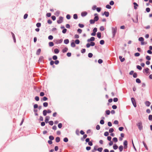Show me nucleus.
Returning a JSON list of instances; mask_svg holds the SVG:
<instances>
[{
    "instance_id": "obj_1",
    "label": "nucleus",
    "mask_w": 152,
    "mask_h": 152,
    "mask_svg": "<svg viewBox=\"0 0 152 152\" xmlns=\"http://www.w3.org/2000/svg\"><path fill=\"white\" fill-rule=\"evenodd\" d=\"M117 31V28L116 27L112 28V37L114 38Z\"/></svg>"
},
{
    "instance_id": "obj_2",
    "label": "nucleus",
    "mask_w": 152,
    "mask_h": 152,
    "mask_svg": "<svg viewBox=\"0 0 152 152\" xmlns=\"http://www.w3.org/2000/svg\"><path fill=\"white\" fill-rule=\"evenodd\" d=\"M63 39H54L53 42L56 44H60L61 43L63 42Z\"/></svg>"
},
{
    "instance_id": "obj_3",
    "label": "nucleus",
    "mask_w": 152,
    "mask_h": 152,
    "mask_svg": "<svg viewBox=\"0 0 152 152\" xmlns=\"http://www.w3.org/2000/svg\"><path fill=\"white\" fill-rule=\"evenodd\" d=\"M137 126L138 127V128L140 130H141L142 129V126L141 122H140L138 123L137 124Z\"/></svg>"
},
{
    "instance_id": "obj_4",
    "label": "nucleus",
    "mask_w": 152,
    "mask_h": 152,
    "mask_svg": "<svg viewBox=\"0 0 152 152\" xmlns=\"http://www.w3.org/2000/svg\"><path fill=\"white\" fill-rule=\"evenodd\" d=\"M63 17L61 16L59 17V19L57 20V23L58 24L61 23L63 21Z\"/></svg>"
},
{
    "instance_id": "obj_5",
    "label": "nucleus",
    "mask_w": 152,
    "mask_h": 152,
    "mask_svg": "<svg viewBox=\"0 0 152 152\" xmlns=\"http://www.w3.org/2000/svg\"><path fill=\"white\" fill-rule=\"evenodd\" d=\"M149 69L148 68H146L143 70V72L144 73H146V74H148L149 73Z\"/></svg>"
},
{
    "instance_id": "obj_6",
    "label": "nucleus",
    "mask_w": 152,
    "mask_h": 152,
    "mask_svg": "<svg viewBox=\"0 0 152 152\" xmlns=\"http://www.w3.org/2000/svg\"><path fill=\"white\" fill-rule=\"evenodd\" d=\"M95 40V38L94 37H91L90 39H88L87 41L88 42L90 41H93Z\"/></svg>"
},
{
    "instance_id": "obj_7",
    "label": "nucleus",
    "mask_w": 152,
    "mask_h": 152,
    "mask_svg": "<svg viewBox=\"0 0 152 152\" xmlns=\"http://www.w3.org/2000/svg\"><path fill=\"white\" fill-rule=\"evenodd\" d=\"M87 14V12H82L81 13V15L82 17H84L86 16Z\"/></svg>"
},
{
    "instance_id": "obj_8",
    "label": "nucleus",
    "mask_w": 152,
    "mask_h": 152,
    "mask_svg": "<svg viewBox=\"0 0 152 152\" xmlns=\"http://www.w3.org/2000/svg\"><path fill=\"white\" fill-rule=\"evenodd\" d=\"M145 104L146 106L149 107L151 103L150 102L148 101H146L145 102Z\"/></svg>"
},
{
    "instance_id": "obj_9",
    "label": "nucleus",
    "mask_w": 152,
    "mask_h": 152,
    "mask_svg": "<svg viewBox=\"0 0 152 152\" xmlns=\"http://www.w3.org/2000/svg\"><path fill=\"white\" fill-rule=\"evenodd\" d=\"M136 19L135 20H134L133 18H132V19L134 22L137 23L138 22V16L137 15L136 16Z\"/></svg>"
},
{
    "instance_id": "obj_10",
    "label": "nucleus",
    "mask_w": 152,
    "mask_h": 152,
    "mask_svg": "<svg viewBox=\"0 0 152 152\" xmlns=\"http://www.w3.org/2000/svg\"><path fill=\"white\" fill-rule=\"evenodd\" d=\"M105 15L106 17H108L109 16V12H106V11H105L104 12V13L103 14V15Z\"/></svg>"
},
{
    "instance_id": "obj_11",
    "label": "nucleus",
    "mask_w": 152,
    "mask_h": 152,
    "mask_svg": "<svg viewBox=\"0 0 152 152\" xmlns=\"http://www.w3.org/2000/svg\"><path fill=\"white\" fill-rule=\"evenodd\" d=\"M119 58L120 59V61L121 62H123L125 60V58H122V56H119Z\"/></svg>"
},
{
    "instance_id": "obj_12",
    "label": "nucleus",
    "mask_w": 152,
    "mask_h": 152,
    "mask_svg": "<svg viewBox=\"0 0 152 152\" xmlns=\"http://www.w3.org/2000/svg\"><path fill=\"white\" fill-rule=\"evenodd\" d=\"M49 119V116H47L46 117L45 119V122L46 123H48V121Z\"/></svg>"
},
{
    "instance_id": "obj_13",
    "label": "nucleus",
    "mask_w": 152,
    "mask_h": 152,
    "mask_svg": "<svg viewBox=\"0 0 152 152\" xmlns=\"http://www.w3.org/2000/svg\"><path fill=\"white\" fill-rule=\"evenodd\" d=\"M11 34L12 35V37H13V38L14 42H16V39H15V35H14V34L13 32H11Z\"/></svg>"
},
{
    "instance_id": "obj_14",
    "label": "nucleus",
    "mask_w": 152,
    "mask_h": 152,
    "mask_svg": "<svg viewBox=\"0 0 152 152\" xmlns=\"http://www.w3.org/2000/svg\"><path fill=\"white\" fill-rule=\"evenodd\" d=\"M97 37L99 38L100 39L101 38V33L99 32H97Z\"/></svg>"
},
{
    "instance_id": "obj_15",
    "label": "nucleus",
    "mask_w": 152,
    "mask_h": 152,
    "mask_svg": "<svg viewBox=\"0 0 152 152\" xmlns=\"http://www.w3.org/2000/svg\"><path fill=\"white\" fill-rule=\"evenodd\" d=\"M41 50L39 48V49H38L37 51L36 54L38 55H39L40 54V53L41 52Z\"/></svg>"
},
{
    "instance_id": "obj_16",
    "label": "nucleus",
    "mask_w": 152,
    "mask_h": 152,
    "mask_svg": "<svg viewBox=\"0 0 152 152\" xmlns=\"http://www.w3.org/2000/svg\"><path fill=\"white\" fill-rule=\"evenodd\" d=\"M69 41L68 39H66L64 40V43L66 44H67L69 43Z\"/></svg>"
},
{
    "instance_id": "obj_17",
    "label": "nucleus",
    "mask_w": 152,
    "mask_h": 152,
    "mask_svg": "<svg viewBox=\"0 0 152 152\" xmlns=\"http://www.w3.org/2000/svg\"><path fill=\"white\" fill-rule=\"evenodd\" d=\"M99 19V18L98 16H95L94 20L96 22Z\"/></svg>"
},
{
    "instance_id": "obj_18",
    "label": "nucleus",
    "mask_w": 152,
    "mask_h": 152,
    "mask_svg": "<svg viewBox=\"0 0 152 152\" xmlns=\"http://www.w3.org/2000/svg\"><path fill=\"white\" fill-rule=\"evenodd\" d=\"M54 52L55 53L58 54L59 52V50L58 49L56 48L54 50Z\"/></svg>"
},
{
    "instance_id": "obj_19",
    "label": "nucleus",
    "mask_w": 152,
    "mask_h": 152,
    "mask_svg": "<svg viewBox=\"0 0 152 152\" xmlns=\"http://www.w3.org/2000/svg\"><path fill=\"white\" fill-rule=\"evenodd\" d=\"M60 138L59 137H57L56 139V142H60Z\"/></svg>"
},
{
    "instance_id": "obj_20",
    "label": "nucleus",
    "mask_w": 152,
    "mask_h": 152,
    "mask_svg": "<svg viewBox=\"0 0 152 152\" xmlns=\"http://www.w3.org/2000/svg\"><path fill=\"white\" fill-rule=\"evenodd\" d=\"M123 149V147L122 145H120L119 147V150L120 151H122Z\"/></svg>"
},
{
    "instance_id": "obj_21",
    "label": "nucleus",
    "mask_w": 152,
    "mask_h": 152,
    "mask_svg": "<svg viewBox=\"0 0 152 152\" xmlns=\"http://www.w3.org/2000/svg\"><path fill=\"white\" fill-rule=\"evenodd\" d=\"M68 49L67 48H65L62 50V52L64 53H65L68 51Z\"/></svg>"
},
{
    "instance_id": "obj_22",
    "label": "nucleus",
    "mask_w": 152,
    "mask_h": 152,
    "mask_svg": "<svg viewBox=\"0 0 152 152\" xmlns=\"http://www.w3.org/2000/svg\"><path fill=\"white\" fill-rule=\"evenodd\" d=\"M133 4L134 5V8L135 9H137V7H136V6H138V4L136 2H134Z\"/></svg>"
},
{
    "instance_id": "obj_23",
    "label": "nucleus",
    "mask_w": 152,
    "mask_h": 152,
    "mask_svg": "<svg viewBox=\"0 0 152 152\" xmlns=\"http://www.w3.org/2000/svg\"><path fill=\"white\" fill-rule=\"evenodd\" d=\"M71 45L72 47H75V44L73 41L71 42Z\"/></svg>"
},
{
    "instance_id": "obj_24",
    "label": "nucleus",
    "mask_w": 152,
    "mask_h": 152,
    "mask_svg": "<svg viewBox=\"0 0 152 152\" xmlns=\"http://www.w3.org/2000/svg\"><path fill=\"white\" fill-rule=\"evenodd\" d=\"M131 101H132V104L135 103V102H135V99H134L133 98V97H132L131 98Z\"/></svg>"
},
{
    "instance_id": "obj_25",
    "label": "nucleus",
    "mask_w": 152,
    "mask_h": 152,
    "mask_svg": "<svg viewBox=\"0 0 152 152\" xmlns=\"http://www.w3.org/2000/svg\"><path fill=\"white\" fill-rule=\"evenodd\" d=\"M49 45L50 47H52L54 45V44L53 42H50L49 43Z\"/></svg>"
},
{
    "instance_id": "obj_26",
    "label": "nucleus",
    "mask_w": 152,
    "mask_h": 152,
    "mask_svg": "<svg viewBox=\"0 0 152 152\" xmlns=\"http://www.w3.org/2000/svg\"><path fill=\"white\" fill-rule=\"evenodd\" d=\"M95 22L94 20L91 19L90 20V23L91 24H94Z\"/></svg>"
},
{
    "instance_id": "obj_27",
    "label": "nucleus",
    "mask_w": 152,
    "mask_h": 152,
    "mask_svg": "<svg viewBox=\"0 0 152 152\" xmlns=\"http://www.w3.org/2000/svg\"><path fill=\"white\" fill-rule=\"evenodd\" d=\"M47 111L46 110H44L43 111V114L44 116H45L47 115Z\"/></svg>"
},
{
    "instance_id": "obj_28",
    "label": "nucleus",
    "mask_w": 152,
    "mask_h": 152,
    "mask_svg": "<svg viewBox=\"0 0 152 152\" xmlns=\"http://www.w3.org/2000/svg\"><path fill=\"white\" fill-rule=\"evenodd\" d=\"M80 40L78 39H76L75 41V43L77 44H79L80 43Z\"/></svg>"
},
{
    "instance_id": "obj_29",
    "label": "nucleus",
    "mask_w": 152,
    "mask_h": 152,
    "mask_svg": "<svg viewBox=\"0 0 152 152\" xmlns=\"http://www.w3.org/2000/svg\"><path fill=\"white\" fill-rule=\"evenodd\" d=\"M77 15L76 14H74L73 15V18L75 19H77Z\"/></svg>"
},
{
    "instance_id": "obj_30",
    "label": "nucleus",
    "mask_w": 152,
    "mask_h": 152,
    "mask_svg": "<svg viewBox=\"0 0 152 152\" xmlns=\"http://www.w3.org/2000/svg\"><path fill=\"white\" fill-rule=\"evenodd\" d=\"M102 150L103 148L102 147L99 148L97 149V150L100 152H101L102 151Z\"/></svg>"
},
{
    "instance_id": "obj_31",
    "label": "nucleus",
    "mask_w": 152,
    "mask_h": 152,
    "mask_svg": "<svg viewBox=\"0 0 152 152\" xmlns=\"http://www.w3.org/2000/svg\"><path fill=\"white\" fill-rule=\"evenodd\" d=\"M48 103L46 102H44L43 104V105L44 107H47L48 106Z\"/></svg>"
},
{
    "instance_id": "obj_32",
    "label": "nucleus",
    "mask_w": 152,
    "mask_h": 152,
    "mask_svg": "<svg viewBox=\"0 0 152 152\" xmlns=\"http://www.w3.org/2000/svg\"><path fill=\"white\" fill-rule=\"evenodd\" d=\"M118 148V146L116 145V144L114 145L113 146V148L114 150H116Z\"/></svg>"
},
{
    "instance_id": "obj_33",
    "label": "nucleus",
    "mask_w": 152,
    "mask_h": 152,
    "mask_svg": "<svg viewBox=\"0 0 152 152\" xmlns=\"http://www.w3.org/2000/svg\"><path fill=\"white\" fill-rule=\"evenodd\" d=\"M49 139L50 140H54V137L53 136L50 135L49 137Z\"/></svg>"
},
{
    "instance_id": "obj_34",
    "label": "nucleus",
    "mask_w": 152,
    "mask_h": 152,
    "mask_svg": "<svg viewBox=\"0 0 152 152\" xmlns=\"http://www.w3.org/2000/svg\"><path fill=\"white\" fill-rule=\"evenodd\" d=\"M100 30L101 31H103L104 30V28L103 26H101L100 28Z\"/></svg>"
},
{
    "instance_id": "obj_35",
    "label": "nucleus",
    "mask_w": 152,
    "mask_h": 152,
    "mask_svg": "<svg viewBox=\"0 0 152 152\" xmlns=\"http://www.w3.org/2000/svg\"><path fill=\"white\" fill-rule=\"evenodd\" d=\"M63 140L64 142H66L68 141V139L67 138L65 137V138H64V139H63Z\"/></svg>"
},
{
    "instance_id": "obj_36",
    "label": "nucleus",
    "mask_w": 152,
    "mask_h": 152,
    "mask_svg": "<svg viewBox=\"0 0 152 152\" xmlns=\"http://www.w3.org/2000/svg\"><path fill=\"white\" fill-rule=\"evenodd\" d=\"M138 40L140 41L143 42V41H144V39L142 37H140L139 38Z\"/></svg>"
},
{
    "instance_id": "obj_37",
    "label": "nucleus",
    "mask_w": 152,
    "mask_h": 152,
    "mask_svg": "<svg viewBox=\"0 0 152 152\" xmlns=\"http://www.w3.org/2000/svg\"><path fill=\"white\" fill-rule=\"evenodd\" d=\"M104 41L103 40H101L100 41V44L101 45H102L104 44Z\"/></svg>"
},
{
    "instance_id": "obj_38",
    "label": "nucleus",
    "mask_w": 152,
    "mask_h": 152,
    "mask_svg": "<svg viewBox=\"0 0 152 152\" xmlns=\"http://www.w3.org/2000/svg\"><path fill=\"white\" fill-rule=\"evenodd\" d=\"M114 131V129L113 128H110L109 131V132L110 133H112Z\"/></svg>"
},
{
    "instance_id": "obj_39",
    "label": "nucleus",
    "mask_w": 152,
    "mask_h": 152,
    "mask_svg": "<svg viewBox=\"0 0 152 152\" xmlns=\"http://www.w3.org/2000/svg\"><path fill=\"white\" fill-rule=\"evenodd\" d=\"M137 68L140 70H141L142 69V67L139 65H137Z\"/></svg>"
},
{
    "instance_id": "obj_40",
    "label": "nucleus",
    "mask_w": 152,
    "mask_h": 152,
    "mask_svg": "<svg viewBox=\"0 0 152 152\" xmlns=\"http://www.w3.org/2000/svg\"><path fill=\"white\" fill-rule=\"evenodd\" d=\"M88 57L91 58L92 57L93 55L92 53H89L88 54Z\"/></svg>"
},
{
    "instance_id": "obj_41",
    "label": "nucleus",
    "mask_w": 152,
    "mask_h": 152,
    "mask_svg": "<svg viewBox=\"0 0 152 152\" xmlns=\"http://www.w3.org/2000/svg\"><path fill=\"white\" fill-rule=\"evenodd\" d=\"M148 119L150 121L152 120V115H149Z\"/></svg>"
},
{
    "instance_id": "obj_42",
    "label": "nucleus",
    "mask_w": 152,
    "mask_h": 152,
    "mask_svg": "<svg viewBox=\"0 0 152 152\" xmlns=\"http://www.w3.org/2000/svg\"><path fill=\"white\" fill-rule=\"evenodd\" d=\"M78 26L79 27L81 28H83L84 26V25L80 23H79L78 24Z\"/></svg>"
},
{
    "instance_id": "obj_43",
    "label": "nucleus",
    "mask_w": 152,
    "mask_h": 152,
    "mask_svg": "<svg viewBox=\"0 0 152 152\" xmlns=\"http://www.w3.org/2000/svg\"><path fill=\"white\" fill-rule=\"evenodd\" d=\"M106 7L108 9H110L111 8V6L109 4L107 5H106Z\"/></svg>"
},
{
    "instance_id": "obj_44",
    "label": "nucleus",
    "mask_w": 152,
    "mask_h": 152,
    "mask_svg": "<svg viewBox=\"0 0 152 152\" xmlns=\"http://www.w3.org/2000/svg\"><path fill=\"white\" fill-rule=\"evenodd\" d=\"M53 37L52 35H50L48 37V39L49 40H52L53 39Z\"/></svg>"
},
{
    "instance_id": "obj_45",
    "label": "nucleus",
    "mask_w": 152,
    "mask_h": 152,
    "mask_svg": "<svg viewBox=\"0 0 152 152\" xmlns=\"http://www.w3.org/2000/svg\"><path fill=\"white\" fill-rule=\"evenodd\" d=\"M136 82L138 83H141V81L140 80L139 78H137L136 79Z\"/></svg>"
},
{
    "instance_id": "obj_46",
    "label": "nucleus",
    "mask_w": 152,
    "mask_h": 152,
    "mask_svg": "<svg viewBox=\"0 0 152 152\" xmlns=\"http://www.w3.org/2000/svg\"><path fill=\"white\" fill-rule=\"evenodd\" d=\"M41 25V24L40 23H38L36 24V26L37 27H38V28L39 27H40Z\"/></svg>"
},
{
    "instance_id": "obj_47",
    "label": "nucleus",
    "mask_w": 152,
    "mask_h": 152,
    "mask_svg": "<svg viewBox=\"0 0 152 152\" xmlns=\"http://www.w3.org/2000/svg\"><path fill=\"white\" fill-rule=\"evenodd\" d=\"M100 127L99 125H97L96 126V129L97 130H99L100 129Z\"/></svg>"
},
{
    "instance_id": "obj_48",
    "label": "nucleus",
    "mask_w": 152,
    "mask_h": 152,
    "mask_svg": "<svg viewBox=\"0 0 152 152\" xmlns=\"http://www.w3.org/2000/svg\"><path fill=\"white\" fill-rule=\"evenodd\" d=\"M113 140L115 142H116L118 141L117 138L116 137L113 138Z\"/></svg>"
},
{
    "instance_id": "obj_49",
    "label": "nucleus",
    "mask_w": 152,
    "mask_h": 152,
    "mask_svg": "<svg viewBox=\"0 0 152 152\" xmlns=\"http://www.w3.org/2000/svg\"><path fill=\"white\" fill-rule=\"evenodd\" d=\"M53 59L54 60H56L57 59V57L56 55H54L53 57Z\"/></svg>"
},
{
    "instance_id": "obj_50",
    "label": "nucleus",
    "mask_w": 152,
    "mask_h": 152,
    "mask_svg": "<svg viewBox=\"0 0 152 152\" xmlns=\"http://www.w3.org/2000/svg\"><path fill=\"white\" fill-rule=\"evenodd\" d=\"M49 125L51 126H52L53 124V121H50L48 122Z\"/></svg>"
},
{
    "instance_id": "obj_51",
    "label": "nucleus",
    "mask_w": 152,
    "mask_h": 152,
    "mask_svg": "<svg viewBox=\"0 0 152 152\" xmlns=\"http://www.w3.org/2000/svg\"><path fill=\"white\" fill-rule=\"evenodd\" d=\"M137 76V74L135 72L133 74V77L134 78H136Z\"/></svg>"
},
{
    "instance_id": "obj_52",
    "label": "nucleus",
    "mask_w": 152,
    "mask_h": 152,
    "mask_svg": "<svg viewBox=\"0 0 152 152\" xmlns=\"http://www.w3.org/2000/svg\"><path fill=\"white\" fill-rule=\"evenodd\" d=\"M124 146H127V141L126 140H125L124 142Z\"/></svg>"
},
{
    "instance_id": "obj_53",
    "label": "nucleus",
    "mask_w": 152,
    "mask_h": 152,
    "mask_svg": "<svg viewBox=\"0 0 152 152\" xmlns=\"http://www.w3.org/2000/svg\"><path fill=\"white\" fill-rule=\"evenodd\" d=\"M62 125L61 123H59L58 125V127L60 129L62 127Z\"/></svg>"
},
{
    "instance_id": "obj_54",
    "label": "nucleus",
    "mask_w": 152,
    "mask_h": 152,
    "mask_svg": "<svg viewBox=\"0 0 152 152\" xmlns=\"http://www.w3.org/2000/svg\"><path fill=\"white\" fill-rule=\"evenodd\" d=\"M146 58L148 60H151V57L148 56H147L146 57Z\"/></svg>"
},
{
    "instance_id": "obj_55",
    "label": "nucleus",
    "mask_w": 152,
    "mask_h": 152,
    "mask_svg": "<svg viewBox=\"0 0 152 152\" xmlns=\"http://www.w3.org/2000/svg\"><path fill=\"white\" fill-rule=\"evenodd\" d=\"M102 62H103V61L101 59H99L98 60V62L99 64H101V63H102Z\"/></svg>"
},
{
    "instance_id": "obj_56",
    "label": "nucleus",
    "mask_w": 152,
    "mask_h": 152,
    "mask_svg": "<svg viewBox=\"0 0 152 152\" xmlns=\"http://www.w3.org/2000/svg\"><path fill=\"white\" fill-rule=\"evenodd\" d=\"M70 18H71L70 16L68 14L66 15V18L67 19H68V20L70 19Z\"/></svg>"
},
{
    "instance_id": "obj_57",
    "label": "nucleus",
    "mask_w": 152,
    "mask_h": 152,
    "mask_svg": "<svg viewBox=\"0 0 152 152\" xmlns=\"http://www.w3.org/2000/svg\"><path fill=\"white\" fill-rule=\"evenodd\" d=\"M90 45L92 46H94L95 45V43L94 42H91L90 43Z\"/></svg>"
},
{
    "instance_id": "obj_58",
    "label": "nucleus",
    "mask_w": 152,
    "mask_h": 152,
    "mask_svg": "<svg viewBox=\"0 0 152 152\" xmlns=\"http://www.w3.org/2000/svg\"><path fill=\"white\" fill-rule=\"evenodd\" d=\"M67 31V29L66 28H64L62 30V32L63 34H65Z\"/></svg>"
},
{
    "instance_id": "obj_59",
    "label": "nucleus",
    "mask_w": 152,
    "mask_h": 152,
    "mask_svg": "<svg viewBox=\"0 0 152 152\" xmlns=\"http://www.w3.org/2000/svg\"><path fill=\"white\" fill-rule=\"evenodd\" d=\"M104 135L105 136H107L109 135V133L107 132H105L104 134Z\"/></svg>"
},
{
    "instance_id": "obj_60",
    "label": "nucleus",
    "mask_w": 152,
    "mask_h": 152,
    "mask_svg": "<svg viewBox=\"0 0 152 152\" xmlns=\"http://www.w3.org/2000/svg\"><path fill=\"white\" fill-rule=\"evenodd\" d=\"M106 113L107 115H109L110 113V111L109 110H107L106 111Z\"/></svg>"
},
{
    "instance_id": "obj_61",
    "label": "nucleus",
    "mask_w": 152,
    "mask_h": 152,
    "mask_svg": "<svg viewBox=\"0 0 152 152\" xmlns=\"http://www.w3.org/2000/svg\"><path fill=\"white\" fill-rule=\"evenodd\" d=\"M28 15L27 14H25L23 16V18L24 19H26L27 18Z\"/></svg>"
},
{
    "instance_id": "obj_62",
    "label": "nucleus",
    "mask_w": 152,
    "mask_h": 152,
    "mask_svg": "<svg viewBox=\"0 0 152 152\" xmlns=\"http://www.w3.org/2000/svg\"><path fill=\"white\" fill-rule=\"evenodd\" d=\"M150 11V9L149 8L147 7L146 9V11L147 12H149Z\"/></svg>"
},
{
    "instance_id": "obj_63",
    "label": "nucleus",
    "mask_w": 152,
    "mask_h": 152,
    "mask_svg": "<svg viewBox=\"0 0 152 152\" xmlns=\"http://www.w3.org/2000/svg\"><path fill=\"white\" fill-rule=\"evenodd\" d=\"M35 99L36 101H38L39 100V98L38 96H36L35 97Z\"/></svg>"
},
{
    "instance_id": "obj_64",
    "label": "nucleus",
    "mask_w": 152,
    "mask_h": 152,
    "mask_svg": "<svg viewBox=\"0 0 152 152\" xmlns=\"http://www.w3.org/2000/svg\"><path fill=\"white\" fill-rule=\"evenodd\" d=\"M114 4V2L113 1H111L110 2V4L111 5H113Z\"/></svg>"
}]
</instances>
